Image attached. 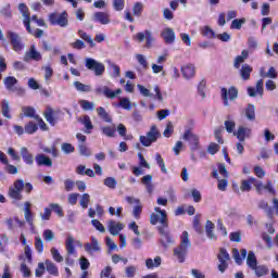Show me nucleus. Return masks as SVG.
Instances as JSON below:
<instances>
[{
  "label": "nucleus",
  "mask_w": 278,
  "mask_h": 278,
  "mask_svg": "<svg viewBox=\"0 0 278 278\" xmlns=\"http://www.w3.org/2000/svg\"><path fill=\"white\" fill-rule=\"evenodd\" d=\"M7 38H9V42L12 46L13 51L18 53L22 49H24L25 46L23 45V39L21 38L20 34L9 30L7 33Z\"/></svg>",
  "instance_id": "8"
},
{
  "label": "nucleus",
  "mask_w": 278,
  "mask_h": 278,
  "mask_svg": "<svg viewBox=\"0 0 278 278\" xmlns=\"http://www.w3.org/2000/svg\"><path fill=\"white\" fill-rule=\"evenodd\" d=\"M80 123L85 126L87 130H85V134H90L91 129H94V126L92 125V121L90 119V116L84 115L80 117Z\"/></svg>",
  "instance_id": "35"
},
{
  "label": "nucleus",
  "mask_w": 278,
  "mask_h": 278,
  "mask_svg": "<svg viewBox=\"0 0 278 278\" xmlns=\"http://www.w3.org/2000/svg\"><path fill=\"white\" fill-rule=\"evenodd\" d=\"M214 227H215L214 223H212L211 220L206 222L205 231L210 240H218V237H216V233H214Z\"/></svg>",
  "instance_id": "32"
},
{
  "label": "nucleus",
  "mask_w": 278,
  "mask_h": 278,
  "mask_svg": "<svg viewBox=\"0 0 278 278\" xmlns=\"http://www.w3.org/2000/svg\"><path fill=\"white\" fill-rule=\"evenodd\" d=\"M248 94L249 97H257V94L264 97V79L257 80L256 88L248 87Z\"/></svg>",
  "instance_id": "19"
},
{
  "label": "nucleus",
  "mask_w": 278,
  "mask_h": 278,
  "mask_svg": "<svg viewBox=\"0 0 278 278\" xmlns=\"http://www.w3.org/2000/svg\"><path fill=\"white\" fill-rule=\"evenodd\" d=\"M247 264L252 270L255 269V267L257 266V258L255 257V254L253 252H249L247 257Z\"/></svg>",
  "instance_id": "42"
},
{
  "label": "nucleus",
  "mask_w": 278,
  "mask_h": 278,
  "mask_svg": "<svg viewBox=\"0 0 278 278\" xmlns=\"http://www.w3.org/2000/svg\"><path fill=\"white\" fill-rule=\"evenodd\" d=\"M61 151H63V153L70 154V153H75V147H73V144L71 143H63L61 147Z\"/></svg>",
  "instance_id": "60"
},
{
  "label": "nucleus",
  "mask_w": 278,
  "mask_h": 278,
  "mask_svg": "<svg viewBox=\"0 0 278 278\" xmlns=\"http://www.w3.org/2000/svg\"><path fill=\"white\" fill-rule=\"evenodd\" d=\"M253 270L256 277H265V275H268V267H266V265H258Z\"/></svg>",
  "instance_id": "45"
},
{
  "label": "nucleus",
  "mask_w": 278,
  "mask_h": 278,
  "mask_svg": "<svg viewBox=\"0 0 278 278\" xmlns=\"http://www.w3.org/2000/svg\"><path fill=\"white\" fill-rule=\"evenodd\" d=\"M202 36H205L206 38H216V33L212 29L210 26H204L202 28Z\"/></svg>",
  "instance_id": "50"
},
{
  "label": "nucleus",
  "mask_w": 278,
  "mask_h": 278,
  "mask_svg": "<svg viewBox=\"0 0 278 278\" xmlns=\"http://www.w3.org/2000/svg\"><path fill=\"white\" fill-rule=\"evenodd\" d=\"M85 66L88 71H93L97 77H101L105 73V65L92 58H87L85 60Z\"/></svg>",
  "instance_id": "5"
},
{
  "label": "nucleus",
  "mask_w": 278,
  "mask_h": 278,
  "mask_svg": "<svg viewBox=\"0 0 278 278\" xmlns=\"http://www.w3.org/2000/svg\"><path fill=\"white\" fill-rule=\"evenodd\" d=\"M217 260L219 262L217 268L219 273L223 274L225 273V270H227V268H229V262H231V256L229 255V252H227V250L220 249L219 254L217 255Z\"/></svg>",
  "instance_id": "9"
},
{
  "label": "nucleus",
  "mask_w": 278,
  "mask_h": 278,
  "mask_svg": "<svg viewBox=\"0 0 278 278\" xmlns=\"http://www.w3.org/2000/svg\"><path fill=\"white\" fill-rule=\"evenodd\" d=\"M46 121L50 124V125H55V111H53V109L48 108L46 110V112L43 113Z\"/></svg>",
  "instance_id": "40"
},
{
  "label": "nucleus",
  "mask_w": 278,
  "mask_h": 278,
  "mask_svg": "<svg viewBox=\"0 0 278 278\" xmlns=\"http://www.w3.org/2000/svg\"><path fill=\"white\" fill-rule=\"evenodd\" d=\"M119 105L123 110H131V101L128 98H122L119 100Z\"/></svg>",
  "instance_id": "62"
},
{
  "label": "nucleus",
  "mask_w": 278,
  "mask_h": 278,
  "mask_svg": "<svg viewBox=\"0 0 278 278\" xmlns=\"http://www.w3.org/2000/svg\"><path fill=\"white\" fill-rule=\"evenodd\" d=\"M224 125L228 134H233V129H236V122L233 119L225 121Z\"/></svg>",
  "instance_id": "54"
},
{
  "label": "nucleus",
  "mask_w": 278,
  "mask_h": 278,
  "mask_svg": "<svg viewBox=\"0 0 278 278\" xmlns=\"http://www.w3.org/2000/svg\"><path fill=\"white\" fill-rule=\"evenodd\" d=\"M252 130L247 126H239L238 130L233 132L240 142H244L247 138H251Z\"/></svg>",
  "instance_id": "18"
},
{
  "label": "nucleus",
  "mask_w": 278,
  "mask_h": 278,
  "mask_svg": "<svg viewBox=\"0 0 278 278\" xmlns=\"http://www.w3.org/2000/svg\"><path fill=\"white\" fill-rule=\"evenodd\" d=\"M50 251H51V255H52L54 262H58V263L64 262V256H62V254H60V251H58V249L52 248Z\"/></svg>",
  "instance_id": "55"
},
{
  "label": "nucleus",
  "mask_w": 278,
  "mask_h": 278,
  "mask_svg": "<svg viewBox=\"0 0 278 278\" xmlns=\"http://www.w3.org/2000/svg\"><path fill=\"white\" fill-rule=\"evenodd\" d=\"M244 115H245L247 121H250L251 123H253L256 118L255 105L248 104L247 108L244 109Z\"/></svg>",
  "instance_id": "28"
},
{
  "label": "nucleus",
  "mask_w": 278,
  "mask_h": 278,
  "mask_svg": "<svg viewBox=\"0 0 278 278\" xmlns=\"http://www.w3.org/2000/svg\"><path fill=\"white\" fill-rule=\"evenodd\" d=\"M191 247L192 242L190 241V233L185 230L180 236V244L174 249V257H176L180 264H184L188 255V250Z\"/></svg>",
  "instance_id": "1"
},
{
  "label": "nucleus",
  "mask_w": 278,
  "mask_h": 278,
  "mask_svg": "<svg viewBox=\"0 0 278 278\" xmlns=\"http://www.w3.org/2000/svg\"><path fill=\"white\" fill-rule=\"evenodd\" d=\"M249 184H253L257 194H262V181L257 180L255 177H250L248 179Z\"/></svg>",
  "instance_id": "48"
},
{
  "label": "nucleus",
  "mask_w": 278,
  "mask_h": 278,
  "mask_svg": "<svg viewBox=\"0 0 278 278\" xmlns=\"http://www.w3.org/2000/svg\"><path fill=\"white\" fill-rule=\"evenodd\" d=\"M113 8L116 12L125 10V0H113Z\"/></svg>",
  "instance_id": "59"
},
{
  "label": "nucleus",
  "mask_w": 278,
  "mask_h": 278,
  "mask_svg": "<svg viewBox=\"0 0 278 278\" xmlns=\"http://www.w3.org/2000/svg\"><path fill=\"white\" fill-rule=\"evenodd\" d=\"M78 36L79 38H81L83 40H85V42H88V45L92 48V47H97V43H94V39H92V36L88 35L86 31L79 29L78 30Z\"/></svg>",
  "instance_id": "38"
},
{
  "label": "nucleus",
  "mask_w": 278,
  "mask_h": 278,
  "mask_svg": "<svg viewBox=\"0 0 278 278\" xmlns=\"http://www.w3.org/2000/svg\"><path fill=\"white\" fill-rule=\"evenodd\" d=\"M23 188H25V181L23 179L15 180L13 187L9 188V197L15 201H22Z\"/></svg>",
  "instance_id": "6"
},
{
  "label": "nucleus",
  "mask_w": 278,
  "mask_h": 278,
  "mask_svg": "<svg viewBox=\"0 0 278 278\" xmlns=\"http://www.w3.org/2000/svg\"><path fill=\"white\" fill-rule=\"evenodd\" d=\"M156 164L160 166L162 173H168V169H166V164L164 163V159H162V155L157 153L155 155Z\"/></svg>",
  "instance_id": "53"
},
{
  "label": "nucleus",
  "mask_w": 278,
  "mask_h": 278,
  "mask_svg": "<svg viewBox=\"0 0 278 278\" xmlns=\"http://www.w3.org/2000/svg\"><path fill=\"white\" fill-rule=\"evenodd\" d=\"M108 226L111 236H118L125 229V225L112 219L108 222Z\"/></svg>",
  "instance_id": "20"
},
{
  "label": "nucleus",
  "mask_w": 278,
  "mask_h": 278,
  "mask_svg": "<svg viewBox=\"0 0 278 278\" xmlns=\"http://www.w3.org/2000/svg\"><path fill=\"white\" fill-rule=\"evenodd\" d=\"M10 101L9 100H2L1 102V114L4 118H12V115L10 114Z\"/></svg>",
  "instance_id": "31"
},
{
  "label": "nucleus",
  "mask_w": 278,
  "mask_h": 278,
  "mask_svg": "<svg viewBox=\"0 0 278 278\" xmlns=\"http://www.w3.org/2000/svg\"><path fill=\"white\" fill-rule=\"evenodd\" d=\"M74 87L78 92H91L92 91V86L90 85H85L84 83L80 81H74Z\"/></svg>",
  "instance_id": "41"
},
{
  "label": "nucleus",
  "mask_w": 278,
  "mask_h": 278,
  "mask_svg": "<svg viewBox=\"0 0 278 278\" xmlns=\"http://www.w3.org/2000/svg\"><path fill=\"white\" fill-rule=\"evenodd\" d=\"M142 3L137 2L135 3V5L132 7V14L134 16H140V14H142Z\"/></svg>",
  "instance_id": "63"
},
{
  "label": "nucleus",
  "mask_w": 278,
  "mask_h": 278,
  "mask_svg": "<svg viewBox=\"0 0 278 278\" xmlns=\"http://www.w3.org/2000/svg\"><path fill=\"white\" fill-rule=\"evenodd\" d=\"M134 40H137V42H144L146 40V48L151 49V47H153L154 39L151 30H144L143 33H137L134 36Z\"/></svg>",
  "instance_id": "11"
},
{
  "label": "nucleus",
  "mask_w": 278,
  "mask_h": 278,
  "mask_svg": "<svg viewBox=\"0 0 278 278\" xmlns=\"http://www.w3.org/2000/svg\"><path fill=\"white\" fill-rule=\"evenodd\" d=\"M184 79H192L197 75V70L193 64H186L181 67Z\"/></svg>",
  "instance_id": "22"
},
{
  "label": "nucleus",
  "mask_w": 278,
  "mask_h": 278,
  "mask_svg": "<svg viewBox=\"0 0 278 278\" xmlns=\"http://www.w3.org/2000/svg\"><path fill=\"white\" fill-rule=\"evenodd\" d=\"M50 210L55 212V214L58 216H60L61 218L64 216V211L62 210V206L60 204H58V203H51L50 204Z\"/></svg>",
  "instance_id": "56"
},
{
  "label": "nucleus",
  "mask_w": 278,
  "mask_h": 278,
  "mask_svg": "<svg viewBox=\"0 0 278 278\" xmlns=\"http://www.w3.org/2000/svg\"><path fill=\"white\" fill-rule=\"evenodd\" d=\"M163 40H165L166 45H173L175 42V30L173 28H165L161 34Z\"/></svg>",
  "instance_id": "23"
},
{
  "label": "nucleus",
  "mask_w": 278,
  "mask_h": 278,
  "mask_svg": "<svg viewBox=\"0 0 278 278\" xmlns=\"http://www.w3.org/2000/svg\"><path fill=\"white\" fill-rule=\"evenodd\" d=\"M89 203H90V194L84 193L80 199L81 208L87 210Z\"/></svg>",
  "instance_id": "58"
},
{
  "label": "nucleus",
  "mask_w": 278,
  "mask_h": 278,
  "mask_svg": "<svg viewBox=\"0 0 278 278\" xmlns=\"http://www.w3.org/2000/svg\"><path fill=\"white\" fill-rule=\"evenodd\" d=\"M35 249L39 253H42V251H45V241H42V238L35 237Z\"/></svg>",
  "instance_id": "52"
},
{
  "label": "nucleus",
  "mask_w": 278,
  "mask_h": 278,
  "mask_svg": "<svg viewBox=\"0 0 278 278\" xmlns=\"http://www.w3.org/2000/svg\"><path fill=\"white\" fill-rule=\"evenodd\" d=\"M232 257L236 264H242V261L247 258V249H242L241 252L238 249H232Z\"/></svg>",
  "instance_id": "27"
},
{
  "label": "nucleus",
  "mask_w": 278,
  "mask_h": 278,
  "mask_svg": "<svg viewBox=\"0 0 278 278\" xmlns=\"http://www.w3.org/2000/svg\"><path fill=\"white\" fill-rule=\"evenodd\" d=\"M159 138H162V134L160 132V129H157V126L152 125L147 135L140 136L139 140L142 147H151L153 142H157Z\"/></svg>",
  "instance_id": "3"
},
{
  "label": "nucleus",
  "mask_w": 278,
  "mask_h": 278,
  "mask_svg": "<svg viewBox=\"0 0 278 278\" xmlns=\"http://www.w3.org/2000/svg\"><path fill=\"white\" fill-rule=\"evenodd\" d=\"M222 99L224 105L227 108L229 105V99L230 101H236L238 99V89H236V87H231L228 90L227 88H222Z\"/></svg>",
  "instance_id": "13"
},
{
  "label": "nucleus",
  "mask_w": 278,
  "mask_h": 278,
  "mask_svg": "<svg viewBox=\"0 0 278 278\" xmlns=\"http://www.w3.org/2000/svg\"><path fill=\"white\" fill-rule=\"evenodd\" d=\"M42 71H45L46 81H49V79H51V77H53V68L49 65H46L42 67Z\"/></svg>",
  "instance_id": "61"
},
{
  "label": "nucleus",
  "mask_w": 278,
  "mask_h": 278,
  "mask_svg": "<svg viewBox=\"0 0 278 278\" xmlns=\"http://www.w3.org/2000/svg\"><path fill=\"white\" fill-rule=\"evenodd\" d=\"M103 184L106 188H110V190H115L116 186H118V181H116V178L114 177H106L103 180Z\"/></svg>",
  "instance_id": "44"
},
{
  "label": "nucleus",
  "mask_w": 278,
  "mask_h": 278,
  "mask_svg": "<svg viewBox=\"0 0 278 278\" xmlns=\"http://www.w3.org/2000/svg\"><path fill=\"white\" fill-rule=\"evenodd\" d=\"M48 21L51 25H59V27H68V13L63 11L58 13L54 11L48 15Z\"/></svg>",
  "instance_id": "4"
},
{
  "label": "nucleus",
  "mask_w": 278,
  "mask_h": 278,
  "mask_svg": "<svg viewBox=\"0 0 278 278\" xmlns=\"http://www.w3.org/2000/svg\"><path fill=\"white\" fill-rule=\"evenodd\" d=\"M261 77H269L270 79H276L277 71L275 67H270L267 73H264V70H261Z\"/></svg>",
  "instance_id": "51"
},
{
  "label": "nucleus",
  "mask_w": 278,
  "mask_h": 278,
  "mask_svg": "<svg viewBox=\"0 0 278 278\" xmlns=\"http://www.w3.org/2000/svg\"><path fill=\"white\" fill-rule=\"evenodd\" d=\"M136 60L142 68H149V61H147V56H144V54H136Z\"/></svg>",
  "instance_id": "49"
},
{
  "label": "nucleus",
  "mask_w": 278,
  "mask_h": 278,
  "mask_svg": "<svg viewBox=\"0 0 278 278\" xmlns=\"http://www.w3.org/2000/svg\"><path fill=\"white\" fill-rule=\"evenodd\" d=\"M24 62H30L34 60L35 62H40L42 60V54L36 49V46L31 45L30 48L25 52Z\"/></svg>",
  "instance_id": "15"
},
{
  "label": "nucleus",
  "mask_w": 278,
  "mask_h": 278,
  "mask_svg": "<svg viewBox=\"0 0 278 278\" xmlns=\"http://www.w3.org/2000/svg\"><path fill=\"white\" fill-rule=\"evenodd\" d=\"M91 242L85 243V251L88 253V255L93 256L94 253H101V243H99V240L97 237H91L90 238Z\"/></svg>",
  "instance_id": "14"
},
{
  "label": "nucleus",
  "mask_w": 278,
  "mask_h": 278,
  "mask_svg": "<svg viewBox=\"0 0 278 278\" xmlns=\"http://www.w3.org/2000/svg\"><path fill=\"white\" fill-rule=\"evenodd\" d=\"M22 112L24 116H28V118H35V121L40 119V116L36 115V110L31 106L22 108Z\"/></svg>",
  "instance_id": "39"
},
{
  "label": "nucleus",
  "mask_w": 278,
  "mask_h": 278,
  "mask_svg": "<svg viewBox=\"0 0 278 278\" xmlns=\"http://www.w3.org/2000/svg\"><path fill=\"white\" fill-rule=\"evenodd\" d=\"M91 18L93 23H99L100 25H110V23H112V15H110V12H94Z\"/></svg>",
  "instance_id": "12"
},
{
  "label": "nucleus",
  "mask_w": 278,
  "mask_h": 278,
  "mask_svg": "<svg viewBox=\"0 0 278 278\" xmlns=\"http://www.w3.org/2000/svg\"><path fill=\"white\" fill-rule=\"evenodd\" d=\"M142 214V203L135 205L132 210V215L135 218H140V215Z\"/></svg>",
  "instance_id": "64"
},
{
  "label": "nucleus",
  "mask_w": 278,
  "mask_h": 278,
  "mask_svg": "<svg viewBox=\"0 0 278 278\" xmlns=\"http://www.w3.org/2000/svg\"><path fill=\"white\" fill-rule=\"evenodd\" d=\"M20 154L22 155L25 164H27L28 166H34V155L29 152L27 148H21Z\"/></svg>",
  "instance_id": "25"
},
{
  "label": "nucleus",
  "mask_w": 278,
  "mask_h": 278,
  "mask_svg": "<svg viewBox=\"0 0 278 278\" xmlns=\"http://www.w3.org/2000/svg\"><path fill=\"white\" fill-rule=\"evenodd\" d=\"M154 211L156 212V214L152 213L150 215L151 225H155L156 223H160L161 226H159L157 229L160 228L168 229V216L166 215V211L157 206L154 208Z\"/></svg>",
  "instance_id": "2"
},
{
  "label": "nucleus",
  "mask_w": 278,
  "mask_h": 278,
  "mask_svg": "<svg viewBox=\"0 0 278 278\" xmlns=\"http://www.w3.org/2000/svg\"><path fill=\"white\" fill-rule=\"evenodd\" d=\"M78 151L80 155H85V157H90V155H92V152H90V149H88V147H86V144L84 143H79Z\"/></svg>",
  "instance_id": "57"
},
{
  "label": "nucleus",
  "mask_w": 278,
  "mask_h": 278,
  "mask_svg": "<svg viewBox=\"0 0 278 278\" xmlns=\"http://www.w3.org/2000/svg\"><path fill=\"white\" fill-rule=\"evenodd\" d=\"M268 192L269 194H276L275 187L273 186V180H267L266 185L262 182V193Z\"/></svg>",
  "instance_id": "47"
},
{
  "label": "nucleus",
  "mask_w": 278,
  "mask_h": 278,
  "mask_svg": "<svg viewBox=\"0 0 278 278\" xmlns=\"http://www.w3.org/2000/svg\"><path fill=\"white\" fill-rule=\"evenodd\" d=\"M182 140L190 142L192 151H197V149H199V136L194 135L192 130H186L182 135Z\"/></svg>",
  "instance_id": "16"
},
{
  "label": "nucleus",
  "mask_w": 278,
  "mask_h": 278,
  "mask_svg": "<svg viewBox=\"0 0 278 278\" xmlns=\"http://www.w3.org/2000/svg\"><path fill=\"white\" fill-rule=\"evenodd\" d=\"M101 132L106 138H115L116 137V126H101Z\"/></svg>",
  "instance_id": "29"
},
{
  "label": "nucleus",
  "mask_w": 278,
  "mask_h": 278,
  "mask_svg": "<svg viewBox=\"0 0 278 278\" xmlns=\"http://www.w3.org/2000/svg\"><path fill=\"white\" fill-rule=\"evenodd\" d=\"M78 103L85 112L94 110V102H90L88 100H79Z\"/></svg>",
  "instance_id": "46"
},
{
  "label": "nucleus",
  "mask_w": 278,
  "mask_h": 278,
  "mask_svg": "<svg viewBox=\"0 0 278 278\" xmlns=\"http://www.w3.org/2000/svg\"><path fill=\"white\" fill-rule=\"evenodd\" d=\"M3 84L7 88V90L12 91V90H14V86H16V84H18V80L14 76H9L3 79Z\"/></svg>",
  "instance_id": "36"
},
{
  "label": "nucleus",
  "mask_w": 278,
  "mask_h": 278,
  "mask_svg": "<svg viewBox=\"0 0 278 278\" xmlns=\"http://www.w3.org/2000/svg\"><path fill=\"white\" fill-rule=\"evenodd\" d=\"M18 11L21 12V14L24 18L23 23H24L28 34H31V15L29 14V9L27 8V4L20 3Z\"/></svg>",
  "instance_id": "10"
},
{
  "label": "nucleus",
  "mask_w": 278,
  "mask_h": 278,
  "mask_svg": "<svg viewBox=\"0 0 278 278\" xmlns=\"http://www.w3.org/2000/svg\"><path fill=\"white\" fill-rule=\"evenodd\" d=\"M94 93L98 96L103 94L106 99H116V93L108 86H99L94 89Z\"/></svg>",
  "instance_id": "21"
},
{
  "label": "nucleus",
  "mask_w": 278,
  "mask_h": 278,
  "mask_svg": "<svg viewBox=\"0 0 278 278\" xmlns=\"http://www.w3.org/2000/svg\"><path fill=\"white\" fill-rule=\"evenodd\" d=\"M251 73H253V67H251L249 64H243L240 70L241 78L247 81L251 78Z\"/></svg>",
  "instance_id": "34"
},
{
  "label": "nucleus",
  "mask_w": 278,
  "mask_h": 278,
  "mask_svg": "<svg viewBox=\"0 0 278 278\" xmlns=\"http://www.w3.org/2000/svg\"><path fill=\"white\" fill-rule=\"evenodd\" d=\"M35 160L38 166H48L49 168L53 166V161H51L49 156L45 154H37Z\"/></svg>",
  "instance_id": "26"
},
{
  "label": "nucleus",
  "mask_w": 278,
  "mask_h": 278,
  "mask_svg": "<svg viewBox=\"0 0 278 278\" xmlns=\"http://www.w3.org/2000/svg\"><path fill=\"white\" fill-rule=\"evenodd\" d=\"M146 266L147 268H159V266H162V257L156 256L154 260L153 258H148L146 261Z\"/></svg>",
  "instance_id": "37"
},
{
  "label": "nucleus",
  "mask_w": 278,
  "mask_h": 278,
  "mask_svg": "<svg viewBox=\"0 0 278 278\" xmlns=\"http://www.w3.org/2000/svg\"><path fill=\"white\" fill-rule=\"evenodd\" d=\"M25 134L31 135L38 131V125L34 122H29L24 127Z\"/></svg>",
  "instance_id": "43"
},
{
  "label": "nucleus",
  "mask_w": 278,
  "mask_h": 278,
  "mask_svg": "<svg viewBox=\"0 0 278 278\" xmlns=\"http://www.w3.org/2000/svg\"><path fill=\"white\" fill-rule=\"evenodd\" d=\"M24 218L30 227H34V214H31V203L25 202Z\"/></svg>",
  "instance_id": "24"
},
{
  "label": "nucleus",
  "mask_w": 278,
  "mask_h": 278,
  "mask_svg": "<svg viewBox=\"0 0 278 278\" xmlns=\"http://www.w3.org/2000/svg\"><path fill=\"white\" fill-rule=\"evenodd\" d=\"M159 232L161 236V244L165 249H168L170 244H173V237H170V233L168 232V228H159Z\"/></svg>",
  "instance_id": "17"
},
{
  "label": "nucleus",
  "mask_w": 278,
  "mask_h": 278,
  "mask_svg": "<svg viewBox=\"0 0 278 278\" xmlns=\"http://www.w3.org/2000/svg\"><path fill=\"white\" fill-rule=\"evenodd\" d=\"M45 266L49 275H53L54 277H58L60 275V271L58 270V266L55 265V263L47 260L45 262Z\"/></svg>",
  "instance_id": "30"
},
{
  "label": "nucleus",
  "mask_w": 278,
  "mask_h": 278,
  "mask_svg": "<svg viewBox=\"0 0 278 278\" xmlns=\"http://www.w3.org/2000/svg\"><path fill=\"white\" fill-rule=\"evenodd\" d=\"M65 264H67V266H73L74 261L71 258V255H75L77 251L75 250V239L71 235L67 236V239L65 241Z\"/></svg>",
  "instance_id": "7"
},
{
  "label": "nucleus",
  "mask_w": 278,
  "mask_h": 278,
  "mask_svg": "<svg viewBox=\"0 0 278 278\" xmlns=\"http://www.w3.org/2000/svg\"><path fill=\"white\" fill-rule=\"evenodd\" d=\"M97 113L99 118H101V121L104 123H112V116H110V113L106 112L103 106L98 108Z\"/></svg>",
  "instance_id": "33"
}]
</instances>
